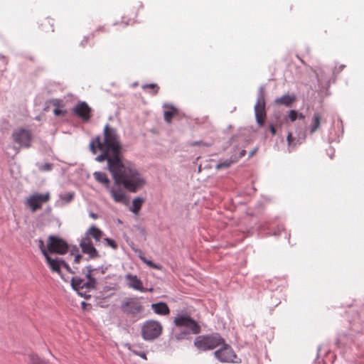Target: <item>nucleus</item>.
Returning <instances> with one entry per match:
<instances>
[{"mask_svg":"<svg viewBox=\"0 0 364 364\" xmlns=\"http://www.w3.org/2000/svg\"><path fill=\"white\" fill-rule=\"evenodd\" d=\"M287 139L289 148H294L296 146V144L294 143V138L292 136L291 132L288 134Z\"/></svg>","mask_w":364,"mask_h":364,"instance_id":"c756f323","label":"nucleus"},{"mask_svg":"<svg viewBox=\"0 0 364 364\" xmlns=\"http://www.w3.org/2000/svg\"><path fill=\"white\" fill-rule=\"evenodd\" d=\"M70 256L74 257V262L79 264L82 258V255L79 254V250L77 247H74L70 251Z\"/></svg>","mask_w":364,"mask_h":364,"instance_id":"bb28decb","label":"nucleus"},{"mask_svg":"<svg viewBox=\"0 0 364 364\" xmlns=\"http://www.w3.org/2000/svg\"><path fill=\"white\" fill-rule=\"evenodd\" d=\"M298 119H300L303 120V119H305V116L302 113H299Z\"/></svg>","mask_w":364,"mask_h":364,"instance_id":"58836bf2","label":"nucleus"},{"mask_svg":"<svg viewBox=\"0 0 364 364\" xmlns=\"http://www.w3.org/2000/svg\"><path fill=\"white\" fill-rule=\"evenodd\" d=\"M321 120V114L319 112H315L313 115L312 123L309 127L311 134H314L320 128Z\"/></svg>","mask_w":364,"mask_h":364,"instance_id":"aec40b11","label":"nucleus"},{"mask_svg":"<svg viewBox=\"0 0 364 364\" xmlns=\"http://www.w3.org/2000/svg\"><path fill=\"white\" fill-rule=\"evenodd\" d=\"M41 27L42 31L46 33L53 32V19L50 18L43 19L41 23Z\"/></svg>","mask_w":364,"mask_h":364,"instance_id":"412c9836","label":"nucleus"},{"mask_svg":"<svg viewBox=\"0 0 364 364\" xmlns=\"http://www.w3.org/2000/svg\"><path fill=\"white\" fill-rule=\"evenodd\" d=\"M255 112L257 124L259 127H262L267 117L265 111V100L262 95H261L257 100L255 105Z\"/></svg>","mask_w":364,"mask_h":364,"instance_id":"ddd939ff","label":"nucleus"},{"mask_svg":"<svg viewBox=\"0 0 364 364\" xmlns=\"http://www.w3.org/2000/svg\"><path fill=\"white\" fill-rule=\"evenodd\" d=\"M30 364H48L47 361L41 358L38 355L31 353L28 355Z\"/></svg>","mask_w":364,"mask_h":364,"instance_id":"5701e85b","label":"nucleus"},{"mask_svg":"<svg viewBox=\"0 0 364 364\" xmlns=\"http://www.w3.org/2000/svg\"><path fill=\"white\" fill-rule=\"evenodd\" d=\"M246 154V151L245 150H242L241 152H240V156H244Z\"/></svg>","mask_w":364,"mask_h":364,"instance_id":"ea45409f","label":"nucleus"},{"mask_svg":"<svg viewBox=\"0 0 364 364\" xmlns=\"http://www.w3.org/2000/svg\"><path fill=\"white\" fill-rule=\"evenodd\" d=\"M224 343V339L218 333L198 336L194 341V346L200 350H213Z\"/></svg>","mask_w":364,"mask_h":364,"instance_id":"20e7f679","label":"nucleus"},{"mask_svg":"<svg viewBox=\"0 0 364 364\" xmlns=\"http://www.w3.org/2000/svg\"><path fill=\"white\" fill-rule=\"evenodd\" d=\"M191 145L193 146H200V145L208 146L207 144L203 143L202 141H193V142L191 143Z\"/></svg>","mask_w":364,"mask_h":364,"instance_id":"f704fd0d","label":"nucleus"},{"mask_svg":"<svg viewBox=\"0 0 364 364\" xmlns=\"http://www.w3.org/2000/svg\"><path fill=\"white\" fill-rule=\"evenodd\" d=\"M296 100L294 95H284L281 97L277 98L274 100L277 105H284L285 106H291V105Z\"/></svg>","mask_w":364,"mask_h":364,"instance_id":"6ab92c4d","label":"nucleus"},{"mask_svg":"<svg viewBox=\"0 0 364 364\" xmlns=\"http://www.w3.org/2000/svg\"><path fill=\"white\" fill-rule=\"evenodd\" d=\"M53 168V165L50 163H46L41 166L40 169L43 171H50Z\"/></svg>","mask_w":364,"mask_h":364,"instance_id":"473e14b6","label":"nucleus"},{"mask_svg":"<svg viewBox=\"0 0 364 364\" xmlns=\"http://www.w3.org/2000/svg\"><path fill=\"white\" fill-rule=\"evenodd\" d=\"M253 154H254V151H252V152L250 153V156H252V155H253Z\"/></svg>","mask_w":364,"mask_h":364,"instance_id":"79ce46f5","label":"nucleus"},{"mask_svg":"<svg viewBox=\"0 0 364 364\" xmlns=\"http://www.w3.org/2000/svg\"><path fill=\"white\" fill-rule=\"evenodd\" d=\"M86 272L83 270L85 274L86 280L81 279L78 277H73L71 280V285L73 288L82 296H87V293L92 289L95 288L96 280L92 277V273L94 269L91 266L86 267Z\"/></svg>","mask_w":364,"mask_h":364,"instance_id":"7ed1b4c3","label":"nucleus"},{"mask_svg":"<svg viewBox=\"0 0 364 364\" xmlns=\"http://www.w3.org/2000/svg\"><path fill=\"white\" fill-rule=\"evenodd\" d=\"M269 131L271 132L272 134L275 135L277 133L275 127L273 124H269Z\"/></svg>","mask_w":364,"mask_h":364,"instance_id":"c9c22d12","label":"nucleus"},{"mask_svg":"<svg viewBox=\"0 0 364 364\" xmlns=\"http://www.w3.org/2000/svg\"><path fill=\"white\" fill-rule=\"evenodd\" d=\"M102 235V232L99 228L92 225L87 230L85 235L80 240V247L82 252L88 255L91 259L100 257L97 250L94 247L91 237H93L96 242H100Z\"/></svg>","mask_w":364,"mask_h":364,"instance_id":"f03ea898","label":"nucleus"},{"mask_svg":"<svg viewBox=\"0 0 364 364\" xmlns=\"http://www.w3.org/2000/svg\"><path fill=\"white\" fill-rule=\"evenodd\" d=\"M114 200L117 203H127V198L125 196V193L123 190H122L120 188H113L109 187V188L107 189Z\"/></svg>","mask_w":364,"mask_h":364,"instance_id":"dca6fc26","label":"nucleus"},{"mask_svg":"<svg viewBox=\"0 0 364 364\" xmlns=\"http://www.w3.org/2000/svg\"><path fill=\"white\" fill-rule=\"evenodd\" d=\"M95 179L105 186L107 189L110 187V181L107 174L104 172L96 171L93 173Z\"/></svg>","mask_w":364,"mask_h":364,"instance_id":"a211bd4d","label":"nucleus"},{"mask_svg":"<svg viewBox=\"0 0 364 364\" xmlns=\"http://www.w3.org/2000/svg\"><path fill=\"white\" fill-rule=\"evenodd\" d=\"M73 197H74L73 193H68L67 194L61 196L60 198L62 200H65V202L69 203L73 199Z\"/></svg>","mask_w":364,"mask_h":364,"instance_id":"2f4dec72","label":"nucleus"},{"mask_svg":"<svg viewBox=\"0 0 364 364\" xmlns=\"http://www.w3.org/2000/svg\"><path fill=\"white\" fill-rule=\"evenodd\" d=\"M298 117L299 113L296 110L292 109L289 112V119L291 122L296 121L298 119Z\"/></svg>","mask_w":364,"mask_h":364,"instance_id":"c85d7f7f","label":"nucleus"},{"mask_svg":"<svg viewBox=\"0 0 364 364\" xmlns=\"http://www.w3.org/2000/svg\"><path fill=\"white\" fill-rule=\"evenodd\" d=\"M103 135V141L100 136H97L90 143L92 154H95L97 149L101 151L96 161H107V168L116 185H122L129 192H136L144 186L145 181L134 165L121 160L122 145L116 129L106 124Z\"/></svg>","mask_w":364,"mask_h":364,"instance_id":"f257e3e1","label":"nucleus"},{"mask_svg":"<svg viewBox=\"0 0 364 364\" xmlns=\"http://www.w3.org/2000/svg\"><path fill=\"white\" fill-rule=\"evenodd\" d=\"M91 112V107L85 102H79L73 109V112L85 122L90 119Z\"/></svg>","mask_w":364,"mask_h":364,"instance_id":"4468645a","label":"nucleus"},{"mask_svg":"<svg viewBox=\"0 0 364 364\" xmlns=\"http://www.w3.org/2000/svg\"><path fill=\"white\" fill-rule=\"evenodd\" d=\"M121 309L127 314L136 316L144 311V306L137 298H127L122 301Z\"/></svg>","mask_w":364,"mask_h":364,"instance_id":"0eeeda50","label":"nucleus"},{"mask_svg":"<svg viewBox=\"0 0 364 364\" xmlns=\"http://www.w3.org/2000/svg\"><path fill=\"white\" fill-rule=\"evenodd\" d=\"M162 330L163 327L159 321L148 320L141 326V336L146 341H152L161 334Z\"/></svg>","mask_w":364,"mask_h":364,"instance_id":"39448f33","label":"nucleus"},{"mask_svg":"<svg viewBox=\"0 0 364 364\" xmlns=\"http://www.w3.org/2000/svg\"><path fill=\"white\" fill-rule=\"evenodd\" d=\"M90 216L91 218H92L93 219H97V214L93 213H90Z\"/></svg>","mask_w":364,"mask_h":364,"instance_id":"4c0bfd02","label":"nucleus"},{"mask_svg":"<svg viewBox=\"0 0 364 364\" xmlns=\"http://www.w3.org/2000/svg\"><path fill=\"white\" fill-rule=\"evenodd\" d=\"M144 200L141 198H136L132 201V207L131 208V211L134 214H138Z\"/></svg>","mask_w":364,"mask_h":364,"instance_id":"4be33fe9","label":"nucleus"},{"mask_svg":"<svg viewBox=\"0 0 364 364\" xmlns=\"http://www.w3.org/2000/svg\"><path fill=\"white\" fill-rule=\"evenodd\" d=\"M39 247H40L43 255H44V257H46V255H48V246L47 247L45 246L44 242L42 240H39Z\"/></svg>","mask_w":364,"mask_h":364,"instance_id":"7c9ffc66","label":"nucleus"},{"mask_svg":"<svg viewBox=\"0 0 364 364\" xmlns=\"http://www.w3.org/2000/svg\"><path fill=\"white\" fill-rule=\"evenodd\" d=\"M14 141L19 145L21 148H29L32 141L33 136L30 130L19 128L12 133Z\"/></svg>","mask_w":364,"mask_h":364,"instance_id":"6e6552de","label":"nucleus"},{"mask_svg":"<svg viewBox=\"0 0 364 364\" xmlns=\"http://www.w3.org/2000/svg\"><path fill=\"white\" fill-rule=\"evenodd\" d=\"M142 88L144 90H146L147 88L154 90V92L152 93L153 95H156L159 90V87L156 84H154V83L144 85L142 86Z\"/></svg>","mask_w":364,"mask_h":364,"instance_id":"cd10ccee","label":"nucleus"},{"mask_svg":"<svg viewBox=\"0 0 364 364\" xmlns=\"http://www.w3.org/2000/svg\"><path fill=\"white\" fill-rule=\"evenodd\" d=\"M46 262L52 270V272H56L58 274H60V267L63 266L68 272L75 274L76 272L75 270H73L70 266L65 262V261L58 259V257L53 258L49 255H46ZM74 269H77L76 267H74Z\"/></svg>","mask_w":364,"mask_h":364,"instance_id":"f8f14e48","label":"nucleus"},{"mask_svg":"<svg viewBox=\"0 0 364 364\" xmlns=\"http://www.w3.org/2000/svg\"><path fill=\"white\" fill-rule=\"evenodd\" d=\"M146 291L152 292L154 291V289L153 288H150L149 289H146Z\"/></svg>","mask_w":364,"mask_h":364,"instance_id":"a19ab883","label":"nucleus"},{"mask_svg":"<svg viewBox=\"0 0 364 364\" xmlns=\"http://www.w3.org/2000/svg\"><path fill=\"white\" fill-rule=\"evenodd\" d=\"M139 258L144 263L147 264L149 267L159 270L161 269V265L154 263L151 260L147 259L145 257L140 255Z\"/></svg>","mask_w":364,"mask_h":364,"instance_id":"a878e982","label":"nucleus"},{"mask_svg":"<svg viewBox=\"0 0 364 364\" xmlns=\"http://www.w3.org/2000/svg\"><path fill=\"white\" fill-rule=\"evenodd\" d=\"M105 241L107 242V243L109 246L112 247L114 249L117 248V245L113 240H111L109 238H106Z\"/></svg>","mask_w":364,"mask_h":364,"instance_id":"72a5a7b5","label":"nucleus"},{"mask_svg":"<svg viewBox=\"0 0 364 364\" xmlns=\"http://www.w3.org/2000/svg\"><path fill=\"white\" fill-rule=\"evenodd\" d=\"M125 279L129 288L141 292L146 291V289L144 287L142 282L136 275L128 274L125 276Z\"/></svg>","mask_w":364,"mask_h":364,"instance_id":"2eb2a0df","label":"nucleus"},{"mask_svg":"<svg viewBox=\"0 0 364 364\" xmlns=\"http://www.w3.org/2000/svg\"><path fill=\"white\" fill-rule=\"evenodd\" d=\"M53 112H54L55 115L59 116L63 113V111L58 108H56L54 109Z\"/></svg>","mask_w":364,"mask_h":364,"instance_id":"e433bc0d","label":"nucleus"},{"mask_svg":"<svg viewBox=\"0 0 364 364\" xmlns=\"http://www.w3.org/2000/svg\"><path fill=\"white\" fill-rule=\"evenodd\" d=\"M173 322L176 326L185 327L193 334H198L200 331V326L189 316L178 315L174 318Z\"/></svg>","mask_w":364,"mask_h":364,"instance_id":"9b49d317","label":"nucleus"},{"mask_svg":"<svg viewBox=\"0 0 364 364\" xmlns=\"http://www.w3.org/2000/svg\"><path fill=\"white\" fill-rule=\"evenodd\" d=\"M222 347L214 352L215 357L222 363H238L237 355L230 346L224 341Z\"/></svg>","mask_w":364,"mask_h":364,"instance_id":"9d476101","label":"nucleus"},{"mask_svg":"<svg viewBox=\"0 0 364 364\" xmlns=\"http://www.w3.org/2000/svg\"><path fill=\"white\" fill-rule=\"evenodd\" d=\"M48 250L50 253L65 255L68 251V245L62 238L50 235L48 238Z\"/></svg>","mask_w":364,"mask_h":364,"instance_id":"1a4fd4ad","label":"nucleus"},{"mask_svg":"<svg viewBox=\"0 0 364 364\" xmlns=\"http://www.w3.org/2000/svg\"><path fill=\"white\" fill-rule=\"evenodd\" d=\"M151 306L156 314L166 316L170 313V309L168 305L164 302L152 304Z\"/></svg>","mask_w":364,"mask_h":364,"instance_id":"f3484780","label":"nucleus"},{"mask_svg":"<svg viewBox=\"0 0 364 364\" xmlns=\"http://www.w3.org/2000/svg\"><path fill=\"white\" fill-rule=\"evenodd\" d=\"M50 198V196L48 192L45 193H35L26 198L25 204L29 207L32 213H35L41 209L43 204L48 203Z\"/></svg>","mask_w":364,"mask_h":364,"instance_id":"423d86ee","label":"nucleus"},{"mask_svg":"<svg viewBox=\"0 0 364 364\" xmlns=\"http://www.w3.org/2000/svg\"><path fill=\"white\" fill-rule=\"evenodd\" d=\"M236 159L235 160H232V159H227L223 162H220L219 164H218L216 165V169L218 170H220V169H222V168H228L230 167L232 164H234L235 162H236Z\"/></svg>","mask_w":364,"mask_h":364,"instance_id":"393cba45","label":"nucleus"},{"mask_svg":"<svg viewBox=\"0 0 364 364\" xmlns=\"http://www.w3.org/2000/svg\"><path fill=\"white\" fill-rule=\"evenodd\" d=\"M177 114V109L173 107H170L169 110H166L164 112V119L168 123H170L172 120V118Z\"/></svg>","mask_w":364,"mask_h":364,"instance_id":"b1692460","label":"nucleus"}]
</instances>
